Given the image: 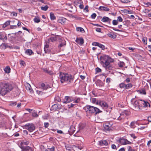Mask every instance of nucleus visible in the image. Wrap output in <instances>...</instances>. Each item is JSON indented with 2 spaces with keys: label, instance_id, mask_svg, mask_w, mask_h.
<instances>
[{
  "label": "nucleus",
  "instance_id": "f257e3e1",
  "mask_svg": "<svg viewBox=\"0 0 151 151\" xmlns=\"http://www.w3.org/2000/svg\"><path fill=\"white\" fill-rule=\"evenodd\" d=\"M131 102L133 105L132 109L135 111L144 110L150 106V104L142 100H138L134 101V99H131Z\"/></svg>",
  "mask_w": 151,
  "mask_h": 151
},
{
  "label": "nucleus",
  "instance_id": "f03ea898",
  "mask_svg": "<svg viewBox=\"0 0 151 151\" xmlns=\"http://www.w3.org/2000/svg\"><path fill=\"white\" fill-rule=\"evenodd\" d=\"M100 63L107 71L111 70L113 67L111 63L114 62V60L107 55H104L100 57Z\"/></svg>",
  "mask_w": 151,
  "mask_h": 151
},
{
  "label": "nucleus",
  "instance_id": "7ed1b4c3",
  "mask_svg": "<svg viewBox=\"0 0 151 151\" xmlns=\"http://www.w3.org/2000/svg\"><path fill=\"white\" fill-rule=\"evenodd\" d=\"M73 78L74 77L73 76L68 73H60L59 74V79L62 83H65L70 84L73 81Z\"/></svg>",
  "mask_w": 151,
  "mask_h": 151
},
{
  "label": "nucleus",
  "instance_id": "20e7f679",
  "mask_svg": "<svg viewBox=\"0 0 151 151\" xmlns=\"http://www.w3.org/2000/svg\"><path fill=\"white\" fill-rule=\"evenodd\" d=\"M13 88L12 85L9 83H1L0 84V95L4 96Z\"/></svg>",
  "mask_w": 151,
  "mask_h": 151
},
{
  "label": "nucleus",
  "instance_id": "39448f33",
  "mask_svg": "<svg viewBox=\"0 0 151 151\" xmlns=\"http://www.w3.org/2000/svg\"><path fill=\"white\" fill-rule=\"evenodd\" d=\"M83 109L87 113H95L96 114H97L101 112V111H100L98 108L90 105H87L84 107Z\"/></svg>",
  "mask_w": 151,
  "mask_h": 151
},
{
  "label": "nucleus",
  "instance_id": "423d86ee",
  "mask_svg": "<svg viewBox=\"0 0 151 151\" xmlns=\"http://www.w3.org/2000/svg\"><path fill=\"white\" fill-rule=\"evenodd\" d=\"M128 113L126 111H124L121 114H116V116L114 118L115 119H117L119 121L123 120L125 118L127 115H128Z\"/></svg>",
  "mask_w": 151,
  "mask_h": 151
},
{
  "label": "nucleus",
  "instance_id": "0eeeda50",
  "mask_svg": "<svg viewBox=\"0 0 151 151\" xmlns=\"http://www.w3.org/2000/svg\"><path fill=\"white\" fill-rule=\"evenodd\" d=\"M24 128L27 129L29 132H31L35 130V127L32 123L27 124L24 126Z\"/></svg>",
  "mask_w": 151,
  "mask_h": 151
},
{
  "label": "nucleus",
  "instance_id": "6e6552de",
  "mask_svg": "<svg viewBox=\"0 0 151 151\" xmlns=\"http://www.w3.org/2000/svg\"><path fill=\"white\" fill-rule=\"evenodd\" d=\"M0 40H3L4 42H5L7 40L6 35L5 32H0Z\"/></svg>",
  "mask_w": 151,
  "mask_h": 151
},
{
  "label": "nucleus",
  "instance_id": "1a4fd4ad",
  "mask_svg": "<svg viewBox=\"0 0 151 151\" xmlns=\"http://www.w3.org/2000/svg\"><path fill=\"white\" fill-rule=\"evenodd\" d=\"M97 103L101 107H104L105 108H107L108 107V104L104 101H98Z\"/></svg>",
  "mask_w": 151,
  "mask_h": 151
},
{
  "label": "nucleus",
  "instance_id": "9d476101",
  "mask_svg": "<svg viewBox=\"0 0 151 151\" xmlns=\"http://www.w3.org/2000/svg\"><path fill=\"white\" fill-rule=\"evenodd\" d=\"M118 142L123 145L129 144L130 143L127 139H120L118 140Z\"/></svg>",
  "mask_w": 151,
  "mask_h": 151
},
{
  "label": "nucleus",
  "instance_id": "9b49d317",
  "mask_svg": "<svg viewBox=\"0 0 151 151\" xmlns=\"http://www.w3.org/2000/svg\"><path fill=\"white\" fill-rule=\"evenodd\" d=\"M111 125L109 123H106L104 125V127L105 130L106 131H110L112 130L111 127Z\"/></svg>",
  "mask_w": 151,
  "mask_h": 151
},
{
  "label": "nucleus",
  "instance_id": "f8f14e48",
  "mask_svg": "<svg viewBox=\"0 0 151 151\" xmlns=\"http://www.w3.org/2000/svg\"><path fill=\"white\" fill-rule=\"evenodd\" d=\"M22 149V151H33L32 149L29 146H21L20 147Z\"/></svg>",
  "mask_w": 151,
  "mask_h": 151
},
{
  "label": "nucleus",
  "instance_id": "ddd939ff",
  "mask_svg": "<svg viewBox=\"0 0 151 151\" xmlns=\"http://www.w3.org/2000/svg\"><path fill=\"white\" fill-rule=\"evenodd\" d=\"M73 100V99L71 97L66 96L65 98V100L63 101L64 103H68L71 102Z\"/></svg>",
  "mask_w": 151,
  "mask_h": 151
},
{
  "label": "nucleus",
  "instance_id": "4468645a",
  "mask_svg": "<svg viewBox=\"0 0 151 151\" xmlns=\"http://www.w3.org/2000/svg\"><path fill=\"white\" fill-rule=\"evenodd\" d=\"M66 19L63 17L60 18L58 20V22L61 23L62 24H64L66 22Z\"/></svg>",
  "mask_w": 151,
  "mask_h": 151
},
{
  "label": "nucleus",
  "instance_id": "2eb2a0df",
  "mask_svg": "<svg viewBox=\"0 0 151 151\" xmlns=\"http://www.w3.org/2000/svg\"><path fill=\"white\" fill-rule=\"evenodd\" d=\"M107 35L109 37L113 39H115L116 37V34L114 32H110Z\"/></svg>",
  "mask_w": 151,
  "mask_h": 151
},
{
  "label": "nucleus",
  "instance_id": "dca6fc26",
  "mask_svg": "<svg viewBox=\"0 0 151 151\" xmlns=\"http://www.w3.org/2000/svg\"><path fill=\"white\" fill-rule=\"evenodd\" d=\"M111 20L110 19L106 17H104L101 19V21L103 22H110Z\"/></svg>",
  "mask_w": 151,
  "mask_h": 151
},
{
  "label": "nucleus",
  "instance_id": "f3484780",
  "mask_svg": "<svg viewBox=\"0 0 151 151\" xmlns=\"http://www.w3.org/2000/svg\"><path fill=\"white\" fill-rule=\"evenodd\" d=\"M99 145L101 146L104 145H107L108 143L106 140H101L99 141Z\"/></svg>",
  "mask_w": 151,
  "mask_h": 151
},
{
  "label": "nucleus",
  "instance_id": "a211bd4d",
  "mask_svg": "<svg viewBox=\"0 0 151 151\" xmlns=\"http://www.w3.org/2000/svg\"><path fill=\"white\" fill-rule=\"evenodd\" d=\"M14 21H10L9 20L6 22L4 23L3 25V28H5L7 26L9 25L10 24V22L12 23V22H15Z\"/></svg>",
  "mask_w": 151,
  "mask_h": 151
},
{
  "label": "nucleus",
  "instance_id": "6ab92c4d",
  "mask_svg": "<svg viewBox=\"0 0 151 151\" xmlns=\"http://www.w3.org/2000/svg\"><path fill=\"white\" fill-rule=\"evenodd\" d=\"M41 86L42 88L45 90H46L48 88H50L48 84L45 85L44 83H42Z\"/></svg>",
  "mask_w": 151,
  "mask_h": 151
},
{
  "label": "nucleus",
  "instance_id": "aec40b11",
  "mask_svg": "<svg viewBox=\"0 0 151 151\" xmlns=\"http://www.w3.org/2000/svg\"><path fill=\"white\" fill-rule=\"evenodd\" d=\"M99 9L101 11H108L109 10V9L105 6H100L99 8Z\"/></svg>",
  "mask_w": 151,
  "mask_h": 151
},
{
  "label": "nucleus",
  "instance_id": "412c9836",
  "mask_svg": "<svg viewBox=\"0 0 151 151\" xmlns=\"http://www.w3.org/2000/svg\"><path fill=\"white\" fill-rule=\"evenodd\" d=\"M58 39H59V36L57 35L51 37L49 39V40H50L51 42H54V41L57 40Z\"/></svg>",
  "mask_w": 151,
  "mask_h": 151
},
{
  "label": "nucleus",
  "instance_id": "4be33fe9",
  "mask_svg": "<svg viewBox=\"0 0 151 151\" xmlns=\"http://www.w3.org/2000/svg\"><path fill=\"white\" fill-rule=\"evenodd\" d=\"M60 107V106L57 104H55L53 105L51 107V109L52 110H57Z\"/></svg>",
  "mask_w": 151,
  "mask_h": 151
},
{
  "label": "nucleus",
  "instance_id": "5701e85b",
  "mask_svg": "<svg viewBox=\"0 0 151 151\" xmlns=\"http://www.w3.org/2000/svg\"><path fill=\"white\" fill-rule=\"evenodd\" d=\"M11 69L9 66H6L4 69V70L6 73H9L10 72Z\"/></svg>",
  "mask_w": 151,
  "mask_h": 151
},
{
  "label": "nucleus",
  "instance_id": "b1692460",
  "mask_svg": "<svg viewBox=\"0 0 151 151\" xmlns=\"http://www.w3.org/2000/svg\"><path fill=\"white\" fill-rule=\"evenodd\" d=\"M76 41L77 43L81 44L84 43L83 39L82 38L77 39Z\"/></svg>",
  "mask_w": 151,
  "mask_h": 151
},
{
  "label": "nucleus",
  "instance_id": "393cba45",
  "mask_svg": "<svg viewBox=\"0 0 151 151\" xmlns=\"http://www.w3.org/2000/svg\"><path fill=\"white\" fill-rule=\"evenodd\" d=\"M75 128L73 126H71L70 128V130H68V132L69 133H71V134H73L74 133L75 131Z\"/></svg>",
  "mask_w": 151,
  "mask_h": 151
},
{
  "label": "nucleus",
  "instance_id": "a878e982",
  "mask_svg": "<svg viewBox=\"0 0 151 151\" xmlns=\"http://www.w3.org/2000/svg\"><path fill=\"white\" fill-rule=\"evenodd\" d=\"M31 113L33 117H37L38 116V115L37 114L36 111L35 110H33L31 112Z\"/></svg>",
  "mask_w": 151,
  "mask_h": 151
},
{
  "label": "nucleus",
  "instance_id": "bb28decb",
  "mask_svg": "<svg viewBox=\"0 0 151 151\" xmlns=\"http://www.w3.org/2000/svg\"><path fill=\"white\" fill-rule=\"evenodd\" d=\"M25 53L28 55H30L33 53V52L30 49H27L25 51Z\"/></svg>",
  "mask_w": 151,
  "mask_h": 151
},
{
  "label": "nucleus",
  "instance_id": "cd10ccee",
  "mask_svg": "<svg viewBox=\"0 0 151 151\" xmlns=\"http://www.w3.org/2000/svg\"><path fill=\"white\" fill-rule=\"evenodd\" d=\"M66 45V42L64 40H62L61 43H60V45L58 46V47L60 48L63 46L65 45Z\"/></svg>",
  "mask_w": 151,
  "mask_h": 151
},
{
  "label": "nucleus",
  "instance_id": "c85d7f7f",
  "mask_svg": "<svg viewBox=\"0 0 151 151\" xmlns=\"http://www.w3.org/2000/svg\"><path fill=\"white\" fill-rule=\"evenodd\" d=\"M43 70V71L44 72H45L47 73H48L50 75H51L53 73L52 72V71L49 70L47 68H44Z\"/></svg>",
  "mask_w": 151,
  "mask_h": 151
},
{
  "label": "nucleus",
  "instance_id": "c756f323",
  "mask_svg": "<svg viewBox=\"0 0 151 151\" xmlns=\"http://www.w3.org/2000/svg\"><path fill=\"white\" fill-rule=\"evenodd\" d=\"M136 122L134 121L132 122H131L129 126L130 127L132 128H134L136 127L135 124Z\"/></svg>",
  "mask_w": 151,
  "mask_h": 151
},
{
  "label": "nucleus",
  "instance_id": "7c9ffc66",
  "mask_svg": "<svg viewBox=\"0 0 151 151\" xmlns=\"http://www.w3.org/2000/svg\"><path fill=\"white\" fill-rule=\"evenodd\" d=\"M76 30L77 31L83 32H84V30L83 28L81 27H78L76 28Z\"/></svg>",
  "mask_w": 151,
  "mask_h": 151
},
{
  "label": "nucleus",
  "instance_id": "2f4dec72",
  "mask_svg": "<svg viewBox=\"0 0 151 151\" xmlns=\"http://www.w3.org/2000/svg\"><path fill=\"white\" fill-rule=\"evenodd\" d=\"M29 142L28 141H22L21 143V144L22 145V146H23V145H27L29 144Z\"/></svg>",
  "mask_w": 151,
  "mask_h": 151
},
{
  "label": "nucleus",
  "instance_id": "473e14b6",
  "mask_svg": "<svg viewBox=\"0 0 151 151\" xmlns=\"http://www.w3.org/2000/svg\"><path fill=\"white\" fill-rule=\"evenodd\" d=\"M50 19L52 20H54L55 19V17L54 14L52 13L51 12L50 14Z\"/></svg>",
  "mask_w": 151,
  "mask_h": 151
},
{
  "label": "nucleus",
  "instance_id": "72a5a7b5",
  "mask_svg": "<svg viewBox=\"0 0 151 151\" xmlns=\"http://www.w3.org/2000/svg\"><path fill=\"white\" fill-rule=\"evenodd\" d=\"M132 86V85L130 83L127 84V85L125 84V88L127 89H129L131 88Z\"/></svg>",
  "mask_w": 151,
  "mask_h": 151
},
{
  "label": "nucleus",
  "instance_id": "f704fd0d",
  "mask_svg": "<svg viewBox=\"0 0 151 151\" xmlns=\"http://www.w3.org/2000/svg\"><path fill=\"white\" fill-rule=\"evenodd\" d=\"M48 6L47 5H46L45 6H41V9L42 10L46 11L47 10Z\"/></svg>",
  "mask_w": 151,
  "mask_h": 151
},
{
  "label": "nucleus",
  "instance_id": "c9c22d12",
  "mask_svg": "<svg viewBox=\"0 0 151 151\" xmlns=\"http://www.w3.org/2000/svg\"><path fill=\"white\" fill-rule=\"evenodd\" d=\"M34 21L36 23H38L40 21V18L38 17H35L34 19Z\"/></svg>",
  "mask_w": 151,
  "mask_h": 151
},
{
  "label": "nucleus",
  "instance_id": "e433bc0d",
  "mask_svg": "<svg viewBox=\"0 0 151 151\" xmlns=\"http://www.w3.org/2000/svg\"><path fill=\"white\" fill-rule=\"evenodd\" d=\"M118 65L119 67L122 68L125 65L124 63L123 62H120L118 63Z\"/></svg>",
  "mask_w": 151,
  "mask_h": 151
},
{
  "label": "nucleus",
  "instance_id": "4c0bfd02",
  "mask_svg": "<svg viewBox=\"0 0 151 151\" xmlns=\"http://www.w3.org/2000/svg\"><path fill=\"white\" fill-rule=\"evenodd\" d=\"M26 88L27 90H28L30 91H31L32 90V88H31L30 85L29 84H28L26 86Z\"/></svg>",
  "mask_w": 151,
  "mask_h": 151
},
{
  "label": "nucleus",
  "instance_id": "58836bf2",
  "mask_svg": "<svg viewBox=\"0 0 151 151\" xmlns=\"http://www.w3.org/2000/svg\"><path fill=\"white\" fill-rule=\"evenodd\" d=\"M142 40L144 44L146 45L147 44V38L146 37H143Z\"/></svg>",
  "mask_w": 151,
  "mask_h": 151
},
{
  "label": "nucleus",
  "instance_id": "ea45409f",
  "mask_svg": "<svg viewBox=\"0 0 151 151\" xmlns=\"http://www.w3.org/2000/svg\"><path fill=\"white\" fill-rule=\"evenodd\" d=\"M98 47L101 48L102 50H104L105 49V46L102 44L100 43L99 44Z\"/></svg>",
  "mask_w": 151,
  "mask_h": 151
},
{
  "label": "nucleus",
  "instance_id": "a19ab883",
  "mask_svg": "<svg viewBox=\"0 0 151 151\" xmlns=\"http://www.w3.org/2000/svg\"><path fill=\"white\" fill-rule=\"evenodd\" d=\"M55 100L56 101L59 102L61 101V99L59 96H57L55 97Z\"/></svg>",
  "mask_w": 151,
  "mask_h": 151
},
{
  "label": "nucleus",
  "instance_id": "79ce46f5",
  "mask_svg": "<svg viewBox=\"0 0 151 151\" xmlns=\"http://www.w3.org/2000/svg\"><path fill=\"white\" fill-rule=\"evenodd\" d=\"M139 91L141 93H142V94H146L145 91L144 89H142L141 90H139Z\"/></svg>",
  "mask_w": 151,
  "mask_h": 151
},
{
  "label": "nucleus",
  "instance_id": "37998d69",
  "mask_svg": "<svg viewBox=\"0 0 151 151\" xmlns=\"http://www.w3.org/2000/svg\"><path fill=\"white\" fill-rule=\"evenodd\" d=\"M119 87L121 88H125V84L123 83H122L119 84Z\"/></svg>",
  "mask_w": 151,
  "mask_h": 151
},
{
  "label": "nucleus",
  "instance_id": "c03bdc74",
  "mask_svg": "<svg viewBox=\"0 0 151 151\" xmlns=\"http://www.w3.org/2000/svg\"><path fill=\"white\" fill-rule=\"evenodd\" d=\"M99 43L97 42H94L92 44V45L93 46H98Z\"/></svg>",
  "mask_w": 151,
  "mask_h": 151
},
{
  "label": "nucleus",
  "instance_id": "a18cd8bd",
  "mask_svg": "<svg viewBox=\"0 0 151 151\" xmlns=\"http://www.w3.org/2000/svg\"><path fill=\"white\" fill-rule=\"evenodd\" d=\"M122 2L124 3H127L130 2V0H120Z\"/></svg>",
  "mask_w": 151,
  "mask_h": 151
},
{
  "label": "nucleus",
  "instance_id": "49530a36",
  "mask_svg": "<svg viewBox=\"0 0 151 151\" xmlns=\"http://www.w3.org/2000/svg\"><path fill=\"white\" fill-rule=\"evenodd\" d=\"M96 73H99L101 71V70L98 67L96 68Z\"/></svg>",
  "mask_w": 151,
  "mask_h": 151
},
{
  "label": "nucleus",
  "instance_id": "de8ad7c7",
  "mask_svg": "<svg viewBox=\"0 0 151 151\" xmlns=\"http://www.w3.org/2000/svg\"><path fill=\"white\" fill-rule=\"evenodd\" d=\"M55 150V147H52L50 148H48L47 150V151H54Z\"/></svg>",
  "mask_w": 151,
  "mask_h": 151
},
{
  "label": "nucleus",
  "instance_id": "09e8293b",
  "mask_svg": "<svg viewBox=\"0 0 151 151\" xmlns=\"http://www.w3.org/2000/svg\"><path fill=\"white\" fill-rule=\"evenodd\" d=\"M112 24L114 25H116L118 24V21L115 20H114L112 21Z\"/></svg>",
  "mask_w": 151,
  "mask_h": 151
},
{
  "label": "nucleus",
  "instance_id": "8fccbe9b",
  "mask_svg": "<svg viewBox=\"0 0 151 151\" xmlns=\"http://www.w3.org/2000/svg\"><path fill=\"white\" fill-rule=\"evenodd\" d=\"M17 105L16 102H12L10 104V105L12 106H15Z\"/></svg>",
  "mask_w": 151,
  "mask_h": 151
},
{
  "label": "nucleus",
  "instance_id": "3c124183",
  "mask_svg": "<svg viewBox=\"0 0 151 151\" xmlns=\"http://www.w3.org/2000/svg\"><path fill=\"white\" fill-rule=\"evenodd\" d=\"M96 14L95 13H94L91 15V18L92 19H94L96 18Z\"/></svg>",
  "mask_w": 151,
  "mask_h": 151
},
{
  "label": "nucleus",
  "instance_id": "603ef678",
  "mask_svg": "<svg viewBox=\"0 0 151 151\" xmlns=\"http://www.w3.org/2000/svg\"><path fill=\"white\" fill-rule=\"evenodd\" d=\"M28 132L26 130H24L23 131V134L24 135H27Z\"/></svg>",
  "mask_w": 151,
  "mask_h": 151
},
{
  "label": "nucleus",
  "instance_id": "864d4df0",
  "mask_svg": "<svg viewBox=\"0 0 151 151\" xmlns=\"http://www.w3.org/2000/svg\"><path fill=\"white\" fill-rule=\"evenodd\" d=\"M123 20V19L120 16H119L118 17L117 21L119 22H122Z\"/></svg>",
  "mask_w": 151,
  "mask_h": 151
},
{
  "label": "nucleus",
  "instance_id": "5fc2aeb1",
  "mask_svg": "<svg viewBox=\"0 0 151 151\" xmlns=\"http://www.w3.org/2000/svg\"><path fill=\"white\" fill-rule=\"evenodd\" d=\"M44 127L45 128H46L48 127L49 125V124L47 122H45L44 123Z\"/></svg>",
  "mask_w": 151,
  "mask_h": 151
},
{
  "label": "nucleus",
  "instance_id": "6e6d98bb",
  "mask_svg": "<svg viewBox=\"0 0 151 151\" xmlns=\"http://www.w3.org/2000/svg\"><path fill=\"white\" fill-rule=\"evenodd\" d=\"M65 148L67 151H71V148L70 147L65 146Z\"/></svg>",
  "mask_w": 151,
  "mask_h": 151
},
{
  "label": "nucleus",
  "instance_id": "4d7b16f0",
  "mask_svg": "<svg viewBox=\"0 0 151 151\" xmlns=\"http://www.w3.org/2000/svg\"><path fill=\"white\" fill-rule=\"evenodd\" d=\"M128 151H135L134 149H132L131 146H129L128 147Z\"/></svg>",
  "mask_w": 151,
  "mask_h": 151
},
{
  "label": "nucleus",
  "instance_id": "13d9d810",
  "mask_svg": "<svg viewBox=\"0 0 151 151\" xmlns=\"http://www.w3.org/2000/svg\"><path fill=\"white\" fill-rule=\"evenodd\" d=\"M144 4L147 6H151V4L150 2L144 3Z\"/></svg>",
  "mask_w": 151,
  "mask_h": 151
},
{
  "label": "nucleus",
  "instance_id": "bf43d9fd",
  "mask_svg": "<svg viewBox=\"0 0 151 151\" xmlns=\"http://www.w3.org/2000/svg\"><path fill=\"white\" fill-rule=\"evenodd\" d=\"M143 11L146 13H147L150 11V10L147 9H145Z\"/></svg>",
  "mask_w": 151,
  "mask_h": 151
},
{
  "label": "nucleus",
  "instance_id": "052dcab7",
  "mask_svg": "<svg viewBox=\"0 0 151 151\" xmlns=\"http://www.w3.org/2000/svg\"><path fill=\"white\" fill-rule=\"evenodd\" d=\"M130 79L129 78H127L124 81L126 82L127 83H129L130 82Z\"/></svg>",
  "mask_w": 151,
  "mask_h": 151
},
{
  "label": "nucleus",
  "instance_id": "680f3d73",
  "mask_svg": "<svg viewBox=\"0 0 151 151\" xmlns=\"http://www.w3.org/2000/svg\"><path fill=\"white\" fill-rule=\"evenodd\" d=\"M17 27L16 25H13L10 26V28L11 29H13L16 28Z\"/></svg>",
  "mask_w": 151,
  "mask_h": 151
},
{
  "label": "nucleus",
  "instance_id": "e2e57ef3",
  "mask_svg": "<svg viewBox=\"0 0 151 151\" xmlns=\"http://www.w3.org/2000/svg\"><path fill=\"white\" fill-rule=\"evenodd\" d=\"M80 101V99L79 98H78L77 99L75 100V101L74 100V102L75 103H78Z\"/></svg>",
  "mask_w": 151,
  "mask_h": 151
},
{
  "label": "nucleus",
  "instance_id": "0e129e2a",
  "mask_svg": "<svg viewBox=\"0 0 151 151\" xmlns=\"http://www.w3.org/2000/svg\"><path fill=\"white\" fill-rule=\"evenodd\" d=\"M96 30L97 32H100L101 31V29L99 28H96Z\"/></svg>",
  "mask_w": 151,
  "mask_h": 151
},
{
  "label": "nucleus",
  "instance_id": "69168bd1",
  "mask_svg": "<svg viewBox=\"0 0 151 151\" xmlns=\"http://www.w3.org/2000/svg\"><path fill=\"white\" fill-rule=\"evenodd\" d=\"M110 78H108L106 79V81L107 83H109L110 81Z\"/></svg>",
  "mask_w": 151,
  "mask_h": 151
},
{
  "label": "nucleus",
  "instance_id": "338daca9",
  "mask_svg": "<svg viewBox=\"0 0 151 151\" xmlns=\"http://www.w3.org/2000/svg\"><path fill=\"white\" fill-rule=\"evenodd\" d=\"M111 148L114 149H116V147L114 144H112L111 145Z\"/></svg>",
  "mask_w": 151,
  "mask_h": 151
},
{
  "label": "nucleus",
  "instance_id": "774afa93",
  "mask_svg": "<svg viewBox=\"0 0 151 151\" xmlns=\"http://www.w3.org/2000/svg\"><path fill=\"white\" fill-rule=\"evenodd\" d=\"M99 82L100 83L99 85L101 86H103L104 85L103 83L101 81H99Z\"/></svg>",
  "mask_w": 151,
  "mask_h": 151
}]
</instances>
